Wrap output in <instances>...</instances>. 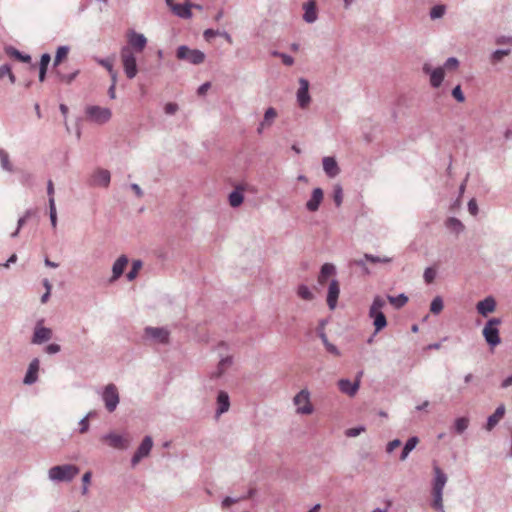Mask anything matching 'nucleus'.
Listing matches in <instances>:
<instances>
[{
	"instance_id": "f257e3e1",
	"label": "nucleus",
	"mask_w": 512,
	"mask_h": 512,
	"mask_svg": "<svg viewBox=\"0 0 512 512\" xmlns=\"http://www.w3.org/2000/svg\"><path fill=\"white\" fill-rule=\"evenodd\" d=\"M433 473L434 478L432 481V507L439 512H444L443 489L447 483L448 478L444 471L438 465L433 466Z\"/></svg>"
},
{
	"instance_id": "f03ea898",
	"label": "nucleus",
	"mask_w": 512,
	"mask_h": 512,
	"mask_svg": "<svg viewBox=\"0 0 512 512\" xmlns=\"http://www.w3.org/2000/svg\"><path fill=\"white\" fill-rule=\"evenodd\" d=\"M386 305L385 300L377 295L374 297L373 302L369 309V317L373 320V326L375 328L374 335L382 331L387 326V319L385 314L382 312V308Z\"/></svg>"
},
{
	"instance_id": "7ed1b4c3",
	"label": "nucleus",
	"mask_w": 512,
	"mask_h": 512,
	"mask_svg": "<svg viewBox=\"0 0 512 512\" xmlns=\"http://www.w3.org/2000/svg\"><path fill=\"white\" fill-rule=\"evenodd\" d=\"M79 473V468L73 464L56 465L49 469L48 475L52 481L70 482Z\"/></svg>"
},
{
	"instance_id": "20e7f679",
	"label": "nucleus",
	"mask_w": 512,
	"mask_h": 512,
	"mask_svg": "<svg viewBox=\"0 0 512 512\" xmlns=\"http://www.w3.org/2000/svg\"><path fill=\"white\" fill-rule=\"evenodd\" d=\"M502 323L500 318H490L482 331L483 337L487 344L493 348L501 343L498 326Z\"/></svg>"
},
{
	"instance_id": "39448f33",
	"label": "nucleus",
	"mask_w": 512,
	"mask_h": 512,
	"mask_svg": "<svg viewBox=\"0 0 512 512\" xmlns=\"http://www.w3.org/2000/svg\"><path fill=\"white\" fill-rule=\"evenodd\" d=\"M176 58L192 65H200L205 61L206 55L199 49H191L187 45H181L176 50Z\"/></svg>"
},
{
	"instance_id": "423d86ee",
	"label": "nucleus",
	"mask_w": 512,
	"mask_h": 512,
	"mask_svg": "<svg viewBox=\"0 0 512 512\" xmlns=\"http://www.w3.org/2000/svg\"><path fill=\"white\" fill-rule=\"evenodd\" d=\"M124 72L128 79H133L138 72L136 57L129 46H124L120 52Z\"/></svg>"
},
{
	"instance_id": "0eeeda50",
	"label": "nucleus",
	"mask_w": 512,
	"mask_h": 512,
	"mask_svg": "<svg viewBox=\"0 0 512 512\" xmlns=\"http://www.w3.org/2000/svg\"><path fill=\"white\" fill-rule=\"evenodd\" d=\"M102 400L108 412H114L119 404V392L115 384L110 383L104 387Z\"/></svg>"
},
{
	"instance_id": "6e6552de",
	"label": "nucleus",
	"mask_w": 512,
	"mask_h": 512,
	"mask_svg": "<svg viewBox=\"0 0 512 512\" xmlns=\"http://www.w3.org/2000/svg\"><path fill=\"white\" fill-rule=\"evenodd\" d=\"M86 115L90 121L104 124L111 119L112 112L109 108L91 105L86 107Z\"/></svg>"
},
{
	"instance_id": "1a4fd4ad",
	"label": "nucleus",
	"mask_w": 512,
	"mask_h": 512,
	"mask_svg": "<svg viewBox=\"0 0 512 512\" xmlns=\"http://www.w3.org/2000/svg\"><path fill=\"white\" fill-rule=\"evenodd\" d=\"M153 447V440L150 436H145L131 458V465L135 467L144 457H147Z\"/></svg>"
},
{
	"instance_id": "9d476101",
	"label": "nucleus",
	"mask_w": 512,
	"mask_h": 512,
	"mask_svg": "<svg viewBox=\"0 0 512 512\" xmlns=\"http://www.w3.org/2000/svg\"><path fill=\"white\" fill-rule=\"evenodd\" d=\"M144 334L147 338L154 340L160 344H168L170 332L164 327H151L148 326L144 329Z\"/></svg>"
},
{
	"instance_id": "9b49d317",
	"label": "nucleus",
	"mask_w": 512,
	"mask_h": 512,
	"mask_svg": "<svg viewBox=\"0 0 512 512\" xmlns=\"http://www.w3.org/2000/svg\"><path fill=\"white\" fill-rule=\"evenodd\" d=\"M101 440L106 442L110 447L119 450H125L130 445V441L127 438L114 432L103 435Z\"/></svg>"
},
{
	"instance_id": "f8f14e48",
	"label": "nucleus",
	"mask_w": 512,
	"mask_h": 512,
	"mask_svg": "<svg viewBox=\"0 0 512 512\" xmlns=\"http://www.w3.org/2000/svg\"><path fill=\"white\" fill-rule=\"evenodd\" d=\"M426 75L430 76V84L433 88H438L444 80V69L442 67L432 68L429 63H425L422 68Z\"/></svg>"
},
{
	"instance_id": "ddd939ff",
	"label": "nucleus",
	"mask_w": 512,
	"mask_h": 512,
	"mask_svg": "<svg viewBox=\"0 0 512 512\" xmlns=\"http://www.w3.org/2000/svg\"><path fill=\"white\" fill-rule=\"evenodd\" d=\"M111 181V174L107 169L97 168L90 177V186L107 188Z\"/></svg>"
},
{
	"instance_id": "4468645a",
	"label": "nucleus",
	"mask_w": 512,
	"mask_h": 512,
	"mask_svg": "<svg viewBox=\"0 0 512 512\" xmlns=\"http://www.w3.org/2000/svg\"><path fill=\"white\" fill-rule=\"evenodd\" d=\"M309 396H310V394H309L308 390H305V389L301 390L300 392H298L295 395V397L293 399L295 405L305 403L304 406L298 407V409H297L298 413L308 415L313 412V406L310 403Z\"/></svg>"
},
{
	"instance_id": "2eb2a0df",
	"label": "nucleus",
	"mask_w": 512,
	"mask_h": 512,
	"mask_svg": "<svg viewBox=\"0 0 512 512\" xmlns=\"http://www.w3.org/2000/svg\"><path fill=\"white\" fill-rule=\"evenodd\" d=\"M43 320L37 322L31 342L33 344H42L47 342L52 337V330L50 328L42 326Z\"/></svg>"
},
{
	"instance_id": "dca6fc26",
	"label": "nucleus",
	"mask_w": 512,
	"mask_h": 512,
	"mask_svg": "<svg viewBox=\"0 0 512 512\" xmlns=\"http://www.w3.org/2000/svg\"><path fill=\"white\" fill-rule=\"evenodd\" d=\"M299 89L297 91V101L299 106L304 109L306 108L311 101V97L309 95V81L305 78L299 79Z\"/></svg>"
},
{
	"instance_id": "f3484780",
	"label": "nucleus",
	"mask_w": 512,
	"mask_h": 512,
	"mask_svg": "<svg viewBox=\"0 0 512 512\" xmlns=\"http://www.w3.org/2000/svg\"><path fill=\"white\" fill-rule=\"evenodd\" d=\"M340 294V284L336 279L331 280L327 291V305L329 309L334 310Z\"/></svg>"
},
{
	"instance_id": "a211bd4d",
	"label": "nucleus",
	"mask_w": 512,
	"mask_h": 512,
	"mask_svg": "<svg viewBox=\"0 0 512 512\" xmlns=\"http://www.w3.org/2000/svg\"><path fill=\"white\" fill-rule=\"evenodd\" d=\"M324 198V192L321 188L317 187L314 188L310 199L306 202L305 207L309 212H316L318 211L322 201Z\"/></svg>"
},
{
	"instance_id": "6ab92c4d",
	"label": "nucleus",
	"mask_w": 512,
	"mask_h": 512,
	"mask_svg": "<svg viewBox=\"0 0 512 512\" xmlns=\"http://www.w3.org/2000/svg\"><path fill=\"white\" fill-rule=\"evenodd\" d=\"M128 44L136 52H142L147 44V39L144 34L131 31L128 35Z\"/></svg>"
},
{
	"instance_id": "aec40b11",
	"label": "nucleus",
	"mask_w": 512,
	"mask_h": 512,
	"mask_svg": "<svg viewBox=\"0 0 512 512\" xmlns=\"http://www.w3.org/2000/svg\"><path fill=\"white\" fill-rule=\"evenodd\" d=\"M477 312L486 317L496 309V300L492 296H487L483 300L479 301L476 305Z\"/></svg>"
},
{
	"instance_id": "412c9836",
	"label": "nucleus",
	"mask_w": 512,
	"mask_h": 512,
	"mask_svg": "<svg viewBox=\"0 0 512 512\" xmlns=\"http://www.w3.org/2000/svg\"><path fill=\"white\" fill-rule=\"evenodd\" d=\"M359 386V378H357L354 382L350 381L349 379H340L338 381L339 390L348 396H354L357 393Z\"/></svg>"
},
{
	"instance_id": "4be33fe9",
	"label": "nucleus",
	"mask_w": 512,
	"mask_h": 512,
	"mask_svg": "<svg viewBox=\"0 0 512 512\" xmlns=\"http://www.w3.org/2000/svg\"><path fill=\"white\" fill-rule=\"evenodd\" d=\"M39 365H40V362H39L38 358H34L30 362V364L28 366V370L23 379L24 384L32 385L38 380Z\"/></svg>"
},
{
	"instance_id": "5701e85b",
	"label": "nucleus",
	"mask_w": 512,
	"mask_h": 512,
	"mask_svg": "<svg viewBox=\"0 0 512 512\" xmlns=\"http://www.w3.org/2000/svg\"><path fill=\"white\" fill-rule=\"evenodd\" d=\"M303 20L309 24L317 20V4L315 0H308L303 4Z\"/></svg>"
},
{
	"instance_id": "b1692460",
	"label": "nucleus",
	"mask_w": 512,
	"mask_h": 512,
	"mask_svg": "<svg viewBox=\"0 0 512 512\" xmlns=\"http://www.w3.org/2000/svg\"><path fill=\"white\" fill-rule=\"evenodd\" d=\"M323 170L329 178H334L340 173V168L334 157L326 156L322 160Z\"/></svg>"
},
{
	"instance_id": "393cba45",
	"label": "nucleus",
	"mask_w": 512,
	"mask_h": 512,
	"mask_svg": "<svg viewBox=\"0 0 512 512\" xmlns=\"http://www.w3.org/2000/svg\"><path fill=\"white\" fill-rule=\"evenodd\" d=\"M129 260L126 255H121L113 264L112 266V277L110 279V282L116 281L118 278H120L128 264Z\"/></svg>"
},
{
	"instance_id": "a878e982",
	"label": "nucleus",
	"mask_w": 512,
	"mask_h": 512,
	"mask_svg": "<svg viewBox=\"0 0 512 512\" xmlns=\"http://www.w3.org/2000/svg\"><path fill=\"white\" fill-rule=\"evenodd\" d=\"M505 411H506L505 405L500 404L496 408L494 413L487 418V422L485 425L486 430L491 431L499 423V421L503 418Z\"/></svg>"
},
{
	"instance_id": "bb28decb",
	"label": "nucleus",
	"mask_w": 512,
	"mask_h": 512,
	"mask_svg": "<svg viewBox=\"0 0 512 512\" xmlns=\"http://www.w3.org/2000/svg\"><path fill=\"white\" fill-rule=\"evenodd\" d=\"M191 8H192V4L189 2H186L184 4L176 3L175 5L172 6L171 11L179 18L190 19L192 17Z\"/></svg>"
},
{
	"instance_id": "cd10ccee",
	"label": "nucleus",
	"mask_w": 512,
	"mask_h": 512,
	"mask_svg": "<svg viewBox=\"0 0 512 512\" xmlns=\"http://www.w3.org/2000/svg\"><path fill=\"white\" fill-rule=\"evenodd\" d=\"M336 274V267L332 263H325L321 266L319 275H318V283L320 285H324L330 276Z\"/></svg>"
},
{
	"instance_id": "c85d7f7f",
	"label": "nucleus",
	"mask_w": 512,
	"mask_h": 512,
	"mask_svg": "<svg viewBox=\"0 0 512 512\" xmlns=\"http://www.w3.org/2000/svg\"><path fill=\"white\" fill-rule=\"evenodd\" d=\"M217 416L227 412L230 407L229 395L225 391H220L217 395Z\"/></svg>"
},
{
	"instance_id": "c756f323",
	"label": "nucleus",
	"mask_w": 512,
	"mask_h": 512,
	"mask_svg": "<svg viewBox=\"0 0 512 512\" xmlns=\"http://www.w3.org/2000/svg\"><path fill=\"white\" fill-rule=\"evenodd\" d=\"M228 200L231 207H239L244 201L243 189L237 187L229 194Z\"/></svg>"
},
{
	"instance_id": "7c9ffc66",
	"label": "nucleus",
	"mask_w": 512,
	"mask_h": 512,
	"mask_svg": "<svg viewBox=\"0 0 512 512\" xmlns=\"http://www.w3.org/2000/svg\"><path fill=\"white\" fill-rule=\"evenodd\" d=\"M5 53L10 56L14 57L18 61H21L23 63H29L31 61V56L28 54H24L18 49L14 48L13 46H7L5 47Z\"/></svg>"
},
{
	"instance_id": "2f4dec72",
	"label": "nucleus",
	"mask_w": 512,
	"mask_h": 512,
	"mask_svg": "<svg viewBox=\"0 0 512 512\" xmlns=\"http://www.w3.org/2000/svg\"><path fill=\"white\" fill-rule=\"evenodd\" d=\"M445 226L457 235L462 233L465 229L464 224L456 217H449L445 221Z\"/></svg>"
},
{
	"instance_id": "473e14b6",
	"label": "nucleus",
	"mask_w": 512,
	"mask_h": 512,
	"mask_svg": "<svg viewBox=\"0 0 512 512\" xmlns=\"http://www.w3.org/2000/svg\"><path fill=\"white\" fill-rule=\"evenodd\" d=\"M418 443H419V438H418L417 436H412V437H410V438L406 441V443H405V445H404V447H403V449H402V452H401V455H400V460H401V461L406 460V459H407V457H408V455H409V453H410L412 450H414V449H415V447L417 446V444H418Z\"/></svg>"
},
{
	"instance_id": "72a5a7b5",
	"label": "nucleus",
	"mask_w": 512,
	"mask_h": 512,
	"mask_svg": "<svg viewBox=\"0 0 512 512\" xmlns=\"http://www.w3.org/2000/svg\"><path fill=\"white\" fill-rule=\"evenodd\" d=\"M51 61V56L49 53H44L41 55L40 63H39V81L43 82L46 78V73L48 69V65Z\"/></svg>"
},
{
	"instance_id": "f704fd0d",
	"label": "nucleus",
	"mask_w": 512,
	"mask_h": 512,
	"mask_svg": "<svg viewBox=\"0 0 512 512\" xmlns=\"http://www.w3.org/2000/svg\"><path fill=\"white\" fill-rule=\"evenodd\" d=\"M0 166L3 170L12 173L14 172V167L10 162L9 154L3 148H0Z\"/></svg>"
},
{
	"instance_id": "c9c22d12",
	"label": "nucleus",
	"mask_w": 512,
	"mask_h": 512,
	"mask_svg": "<svg viewBox=\"0 0 512 512\" xmlns=\"http://www.w3.org/2000/svg\"><path fill=\"white\" fill-rule=\"evenodd\" d=\"M387 299L391 305H393L396 309L402 308L408 302V296L404 293H401L397 296L388 295Z\"/></svg>"
},
{
	"instance_id": "e433bc0d",
	"label": "nucleus",
	"mask_w": 512,
	"mask_h": 512,
	"mask_svg": "<svg viewBox=\"0 0 512 512\" xmlns=\"http://www.w3.org/2000/svg\"><path fill=\"white\" fill-rule=\"evenodd\" d=\"M469 426V419L467 417H459L455 419L454 431L457 434H462Z\"/></svg>"
},
{
	"instance_id": "4c0bfd02",
	"label": "nucleus",
	"mask_w": 512,
	"mask_h": 512,
	"mask_svg": "<svg viewBox=\"0 0 512 512\" xmlns=\"http://www.w3.org/2000/svg\"><path fill=\"white\" fill-rule=\"evenodd\" d=\"M68 52H69V47L68 46H59L57 48V51H56V54H55L53 65L55 67L58 66L62 62V60L67 57Z\"/></svg>"
},
{
	"instance_id": "58836bf2",
	"label": "nucleus",
	"mask_w": 512,
	"mask_h": 512,
	"mask_svg": "<svg viewBox=\"0 0 512 512\" xmlns=\"http://www.w3.org/2000/svg\"><path fill=\"white\" fill-rule=\"evenodd\" d=\"M297 295L300 298H302L304 300H307V301H311L314 298V295L311 292V290L309 289V287L304 285V284H301V285L298 286V288H297Z\"/></svg>"
},
{
	"instance_id": "ea45409f",
	"label": "nucleus",
	"mask_w": 512,
	"mask_h": 512,
	"mask_svg": "<svg viewBox=\"0 0 512 512\" xmlns=\"http://www.w3.org/2000/svg\"><path fill=\"white\" fill-rule=\"evenodd\" d=\"M277 112L273 107H269L265 113L261 126H270L273 120L276 118Z\"/></svg>"
},
{
	"instance_id": "a19ab883",
	"label": "nucleus",
	"mask_w": 512,
	"mask_h": 512,
	"mask_svg": "<svg viewBox=\"0 0 512 512\" xmlns=\"http://www.w3.org/2000/svg\"><path fill=\"white\" fill-rule=\"evenodd\" d=\"M332 197L335 205L340 207L343 202V189L340 184L334 185Z\"/></svg>"
},
{
	"instance_id": "79ce46f5",
	"label": "nucleus",
	"mask_w": 512,
	"mask_h": 512,
	"mask_svg": "<svg viewBox=\"0 0 512 512\" xmlns=\"http://www.w3.org/2000/svg\"><path fill=\"white\" fill-rule=\"evenodd\" d=\"M142 267V261L141 260H134L132 262V267L130 271L127 273L126 277L128 281H132L136 278L139 270Z\"/></svg>"
},
{
	"instance_id": "37998d69",
	"label": "nucleus",
	"mask_w": 512,
	"mask_h": 512,
	"mask_svg": "<svg viewBox=\"0 0 512 512\" xmlns=\"http://www.w3.org/2000/svg\"><path fill=\"white\" fill-rule=\"evenodd\" d=\"M443 307V299L440 296H436L430 304V311L433 314H439L443 310Z\"/></svg>"
},
{
	"instance_id": "c03bdc74",
	"label": "nucleus",
	"mask_w": 512,
	"mask_h": 512,
	"mask_svg": "<svg viewBox=\"0 0 512 512\" xmlns=\"http://www.w3.org/2000/svg\"><path fill=\"white\" fill-rule=\"evenodd\" d=\"M446 7L444 5H435L431 8L429 16L432 20L439 19L445 14Z\"/></svg>"
},
{
	"instance_id": "a18cd8bd",
	"label": "nucleus",
	"mask_w": 512,
	"mask_h": 512,
	"mask_svg": "<svg viewBox=\"0 0 512 512\" xmlns=\"http://www.w3.org/2000/svg\"><path fill=\"white\" fill-rule=\"evenodd\" d=\"M78 74H79L78 70H76V71H74L73 73H70V74H63L60 71H56V75L59 78V80L61 82H65L67 84L72 83L75 80V78L77 77Z\"/></svg>"
},
{
	"instance_id": "49530a36",
	"label": "nucleus",
	"mask_w": 512,
	"mask_h": 512,
	"mask_svg": "<svg viewBox=\"0 0 512 512\" xmlns=\"http://www.w3.org/2000/svg\"><path fill=\"white\" fill-rule=\"evenodd\" d=\"M95 412H89L79 421V432L81 434L86 433L89 430V418L92 417Z\"/></svg>"
},
{
	"instance_id": "de8ad7c7",
	"label": "nucleus",
	"mask_w": 512,
	"mask_h": 512,
	"mask_svg": "<svg viewBox=\"0 0 512 512\" xmlns=\"http://www.w3.org/2000/svg\"><path fill=\"white\" fill-rule=\"evenodd\" d=\"M511 52L510 49H497L491 55L492 62H500L503 57L509 55Z\"/></svg>"
},
{
	"instance_id": "09e8293b",
	"label": "nucleus",
	"mask_w": 512,
	"mask_h": 512,
	"mask_svg": "<svg viewBox=\"0 0 512 512\" xmlns=\"http://www.w3.org/2000/svg\"><path fill=\"white\" fill-rule=\"evenodd\" d=\"M364 259L371 263H389L391 261V258L389 257H379L367 253L364 254Z\"/></svg>"
},
{
	"instance_id": "8fccbe9b",
	"label": "nucleus",
	"mask_w": 512,
	"mask_h": 512,
	"mask_svg": "<svg viewBox=\"0 0 512 512\" xmlns=\"http://www.w3.org/2000/svg\"><path fill=\"white\" fill-rule=\"evenodd\" d=\"M436 277V271L432 267H427L424 271L423 278L427 284H430L434 281Z\"/></svg>"
},
{
	"instance_id": "3c124183",
	"label": "nucleus",
	"mask_w": 512,
	"mask_h": 512,
	"mask_svg": "<svg viewBox=\"0 0 512 512\" xmlns=\"http://www.w3.org/2000/svg\"><path fill=\"white\" fill-rule=\"evenodd\" d=\"M49 217H50L52 227L56 228V226H57V211H56L55 202H52V201H51V205H49Z\"/></svg>"
},
{
	"instance_id": "603ef678",
	"label": "nucleus",
	"mask_w": 512,
	"mask_h": 512,
	"mask_svg": "<svg viewBox=\"0 0 512 512\" xmlns=\"http://www.w3.org/2000/svg\"><path fill=\"white\" fill-rule=\"evenodd\" d=\"M459 66V60L456 58V57H449L444 65H443V69H448V70H451V69H457Z\"/></svg>"
},
{
	"instance_id": "864d4df0",
	"label": "nucleus",
	"mask_w": 512,
	"mask_h": 512,
	"mask_svg": "<svg viewBox=\"0 0 512 512\" xmlns=\"http://www.w3.org/2000/svg\"><path fill=\"white\" fill-rule=\"evenodd\" d=\"M452 96L456 99V101H458L460 103L465 101V96H464V93H463L460 85H456L452 89Z\"/></svg>"
},
{
	"instance_id": "5fc2aeb1",
	"label": "nucleus",
	"mask_w": 512,
	"mask_h": 512,
	"mask_svg": "<svg viewBox=\"0 0 512 512\" xmlns=\"http://www.w3.org/2000/svg\"><path fill=\"white\" fill-rule=\"evenodd\" d=\"M231 364H232V357L227 356V357L221 359V361L218 364V375H221L224 372L225 368L230 366Z\"/></svg>"
},
{
	"instance_id": "6e6d98bb",
	"label": "nucleus",
	"mask_w": 512,
	"mask_h": 512,
	"mask_svg": "<svg viewBox=\"0 0 512 512\" xmlns=\"http://www.w3.org/2000/svg\"><path fill=\"white\" fill-rule=\"evenodd\" d=\"M98 63L100 65H102L104 68L107 69L108 73H112L113 70H114V67H113V61L109 58H106V59H100L98 61Z\"/></svg>"
},
{
	"instance_id": "4d7b16f0",
	"label": "nucleus",
	"mask_w": 512,
	"mask_h": 512,
	"mask_svg": "<svg viewBox=\"0 0 512 512\" xmlns=\"http://www.w3.org/2000/svg\"><path fill=\"white\" fill-rule=\"evenodd\" d=\"M177 110H178V105L173 102H169L164 106V111L168 115L175 114L177 112Z\"/></svg>"
},
{
	"instance_id": "13d9d810",
	"label": "nucleus",
	"mask_w": 512,
	"mask_h": 512,
	"mask_svg": "<svg viewBox=\"0 0 512 512\" xmlns=\"http://www.w3.org/2000/svg\"><path fill=\"white\" fill-rule=\"evenodd\" d=\"M468 211L473 216H476L478 213V205L474 198L470 199L468 202Z\"/></svg>"
},
{
	"instance_id": "bf43d9fd",
	"label": "nucleus",
	"mask_w": 512,
	"mask_h": 512,
	"mask_svg": "<svg viewBox=\"0 0 512 512\" xmlns=\"http://www.w3.org/2000/svg\"><path fill=\"white\" fill-rule=\"evenodd\" d=\"M220 35V31L214 29H206L203 33L204 39L210 41L212 38Z\"/></svg>"
},
{
	"instance_id": "052dcab7",
	"label": "nucleus",
	"mask_w": 512,
	"mask_h": 512,
	"mask_svg": "<svg viewBox=\"0 0 512 512\" xmlns=\"http://www.w3.org/2000/svg\"><path fill=\"white\" fill-rule=\"evenodd\" d=\"M61 350V347L59 344L51 343L46 346L45 351L48 354H56Z\"/></svg>"
},
{
	"instance_id": "680f3d73",
	"label": "nucleus",
	"mask_w": 512,
	"mask_h": 512,
	"mask_svg": "<svg viewBox=\"0 0 512 512\" xmlns=\"http://www.w3.org/2000/svg\"><path fill=\"white\" fill-rule=\"evenodd\" d=\"M47 195L49 197V205H51V201L55 202V200H54V185L51 180H49L47 183Z\"/></svg>"
},
{
	"instance_id": "e2e57ef3",
	"label": "nucleus",
	"mask_w": 512,
	"mask_h": 512,
	"mask_svg": "<svg viewBox=\"0 0 512 512\" xmlns=\"http://www.w3.org/2000/svg\"><path fill=\"white\" fill-rule=\"evenodd\" d=\"M364 431L363 426L354 427L347 430V436L349 437H356L361 434V432Z\"/></svg>"
},
{
	"instance_id": "0e129e2a",
	"label": "nucleus",
	"mask_w": 512,
	"mask_h": 512,
	"mask_svg": "<svg viewBox=\"0 0 512 512\" xmlns=\"http://www.w3.org/2000/svg\"><path fill=\"white\" fill-rule=\"evenodd\" d=\"M353 264L362 268V270L364 271L365 274H369L370 271L368 269V267L366 266V260L363 258V259H357V260H354L353 261Z\"/></svg>"
},
{
	"instance_id": "69168bd1",
	"label": "nucleus",
	"mask_w": 512,
	"mask_h": 512,
	"mask_svg": "<svg viewBox=\"0 0 512 512\" xmlns=\"http://www.w3.org/2000/svg\"><path fill=\"white\" fill-rule=\"evenodd\" d=\"M401 445V441L399 439H394L392 441H390L387 446H386V451L388 453H391L394 449H396L397 447H399Z\"/></svg>"
},
{
	"instance_id": "338daca9",
	"label": "nucleus",
	"mask_w": 512,
	"mask_h": 512,
	"mask_svg": "<svg viewBox=\"0 0 512 512\" xmlns=\"http://www.w3.org/2000/svg\"><path fill=\"white\" fill-rule=\"evenodd\" d=\"M326 350L334 356H340V350L332 343H329L325 346Z\"/></svg>"
},
{
	"instance_id": "774afa93",
	"label": "nucleus",
	"mask_w": 512,
	"mask_h": 512,
	"mask_svg": "<svg viewBox=\"0 0 512 512\" xmlns=\"http://www.w3.org/2000/svg\"><path fill=\"white\" fill-rule=\"evenodd\" d=\"M281 60L286 66H292L294 64V58L286 53L281 55Z\"/></svg>"
}]
</instances>
